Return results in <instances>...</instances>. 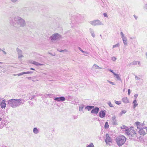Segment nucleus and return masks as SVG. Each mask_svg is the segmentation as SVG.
<instances>
[{"label": "nucleus", "mask_w": 147, "mask_h": 147, "mask_svg": "<svg viewBox=\"0 0 147 147\" xmlns=\"http://www.w3.org/2000/svg\"><path fill=\"white\" fill-rule=\"evenodd\" d=\"M132 104L133 105V108L134 109L138 105V103H137V101L136 100H134L132 102Z\"/></svg>", "instance_id": "nucleus-16"}, {"label": "nucleus", "mask_w": 147, "mask_h": 147, "mask_svg": "<svg viewBox=\"0 0 147 147\" xmlns=\"http://www.w3.org/2000/svg\"><path fill=\"white\" fill-rule=\"evenodd\" d=\"M33 131L35 134L38 133L39 132V130L38 129H33Z\"/></svg>", "instance_id": "nucleus-31"}, {"label": "nucleus", "mask_w": 147, "mask_h": 147, "mask_svg": "<svg viewBox=\"0 0 147 147\" xmlns=\"http://www.w3.org/2000/svg\"><path fill=\"white\" fill-rule=\"evenodd\" d=\"M115 77L118 80L120 81H121V80L119 76V74H117L115 76Z\"/></svg>", "instance_id": "nucleus-23"}, {"label": "nucleus", "mask_w": 147, "mask_h": 147, "mask_svg": "<svg viewBox=\"0 0 147 147\" xmlns=\"http://www.w3.org/2000/svg\"><path fill=\"white\" fill-rule=\"evenodd\" d=\"M105 128H107L109 127V125L108 124V123L107 122H106L104 126Z\"/></svg>", "instance_id": "nucleus-30"}, {"label": "nucleus", "mask_w": 147, "mask_h": 147, "mask_svg": "<svg viewBox=\"0 0 147 147\" xmlns=\"http://www.w3.org/2000/svg\"><path fill=\"white\" fill-rule=\"evenodd\" d=\"M135 78H136V80H137L140 79V78L139 77H138L137 76H136V75L135 76Z\"/></svg>", "instance_id": "nucleus-47"}, {"label": "nucleus", "mask_w": 147, "mask_h": 147, "mask_svg": "<svg viewBox=\"0 0 147 147\" xmlns=\"http://www.w3.org/2000/svg\"><path fill=\"white\" fill-rule=\"evenodd\" d=\"M31 63L36 65L38 66V62H36L34 61H32Z\"/></svg>", "instance_id": "nucleus-26"}, {"label": "nucleus", "mask_w": 147, "mask_h": 147, "mask_svg": "<svg viewBox=\"0 0 147 147\" xmlns=\"http://www.w3.org/2000/svg\"><path fill=\"white\" fill-rule=\"evenodd\" d=\"M9 21L10 24L15 28L18 26L24 27L26 24L25 20L19 16L11 18L9 19Z\"/></svg>", "instance_id": "nucleus-1"}, {"label": "nucleus", "mask_w": 147, "mask_h": 147, "mask_svg": "<svg viewBox=\"0 0 147 147\" xmlns=\"http://www.w3.org/2000/svg\"><path fill=\"white\" fill-rule=\"evenodd\" d=\"M122 101L125 103H127L129 102L127 97H124L122 99Z\"/></svg>", "instance_id": "nucleus-18"}, {"label": "nucleus", "mask_w": 147, "mask_h": 147, "mask_svg": "<svg viewBox=\"0 0 147 147\" xmlns=\"http://www.w3.org/2000/svg\"><path fill=\"white\" fill-rule=\"evenodd\" d=\"M108 104L109 105V106L110 107H113V105L111 103V102L109 101L108 102Z\"/></svg>", "instance_id": "nucleus-34"}, {"label": "nucleus", "mask_w": 147, "mask_h": 147, "mask_svg": "<svg viewBox=\"0 0 147 147\" xmlns=\"http://www.w3.org/2000/svg\"><path fill=\"white\" fill-rule=\"evenodd\" d=\"M35 77H26V78H27L29 80H33L34 79Z\"/></svg>", "instance_id": "nucleus-37"}, {"label": "nucleus", "mask_w": 147, "mask_h": 147, "mask_svg": "<svg viewBox=\"0 0 147 147\" xmlns=\"http://www.w3.org/2000/svg\"><path fill=\"white\" fill-rule=\"evenodd\" d=\"M137 127V129H147V127L145 126V124L144 123H140L138 121L136 122L135 123Z\"/></svg>", "instance_id": "nucleus-6"}, {"label": "nucleus", "mask_w": 147, "mask_h": 147, "mask_svg": "<svg viewBox=\"0 0 147 147\" xmlns=\"http://www.w3.org/2000/svg\"><path fill=\"white\" fill-rule=\"evenodd\" d=\"M35 94H36V96H40L41 95V94H37L36 93Z\"/></svg>", "instance_id": "nucleus-58"}, {"label": "nucleus", "mask_w": 147, "mask_h": 147, "mask_svg": "<svg viewBox=\"0 0 147 147\" xmlns=\"http://www.w3.org/2000/svg\"><path fill=\"white\" fill-rule=\"evenodd\" d=\"M94 108V106H92L88 105L85 108V109H87L88 111H89Z\"/></svg>", "instance_id": "nucleus-19"}, {"label": "nucleus", "mask_w": 147, "mask_h": 147, "mask_svg": "<svg viewBox=\"0 0 147 147\" xmlns=\"http://www.w3.org/2000/svg\"><path fill=\"white\" fill-rule=\"evenodd\" d=\"M2 51L4 54L5 55L7 54L6 52L4 51L3 50H2Z\"/></svg>", "instance_id": "nucleus-48"}, {"label": "nucleus", "mask_w": 147, "mask_h": 147, "mask_svg": "<svg viewBox=\"0 0 147 147\" xmlns=\"http://www.w3.org/2000/svg\"><path fill=\"white\" fill-rule=\"evenodd\" d=\"M58 51H59L60 52H62L63 51H65V50H58Z\"/></svg>", "instance_id": "nucleus-50"}, {"label": "nucleus", "mask_w": 147, "mask_h": 147, "mask_svg": "<svg viewBox=\"0 0 147 147\" xmlns=\"http://www.w3.org/2000/svg\"><path fill=\"white\" fill-rule=\"evenodd\" d=\"M36 96V95H32L31 96L29 97V99L30 100H32V99L34 98Z\"/></svg>", "instance_id": "nucleus-35"}, {"label": "nucleus", "mask_w": 147, "mask_h": 147, "mask_svg": "<svg viewBox=\"0 0 147 147\" xmlns=\"http://www.w3.org/2000/svg\"><path fill=\"white\" fill-rule=\"evenodd\" d=\"M78 117V115H73V118L74 119H77Z\"/></svg>", "instance_id": "nucleus-43"}, {"label": "nucleus", "mask_w": 147, "mask_h": 147, "mask_svg": "<svg viewBox=\"0 0 147 147\" xmlns=\"http://www.w3.org/2000/svg\"><path fill=\"white\" fill-rule=\"evenodd\" d=\"M126 140V138L124 136L120 135L117 137L115 141L117 145L120 147L124 144Z\"/></svg>", "instance_id": "nucleus-4"}, {"label": "nucleus", "mask_w": 147, "mask_h": 147, "mask_svg": "<svg viewBox=\"0 0 147 147\" xmlns=\"http://www.w3.org/2000/svg\"><path fill=\"white\" fill-rule=\"evenodd\" d=\"M120 34L121 35V37L122 38L126 37L124 36V34H123L122 32H121Z\"/></svg>", "instance_id": "nucleus-32"}, {"label": "nucleus", "mask_w": 147, "mask_h": 147, "mask_svg": "<svg viewBox=\"0 0 147 147\" xmlns=\"http://www.w3.org/2000/svg\"><path fill=\"white\" fill-rule=\"evenodd\" d=\"M51 95V94H47V96H49V95Z\"/></svg>", "instance_id": "nucleus-64"}, {"label": "nucleus", "mask_w": 147, "mask_h": 147, "mask_svg": "<svg viewBox=\"0 0 147 147\" xmlns=\"http://www.w3.org/2000/svg\"><path fill=\"white\" fill-rule=\"evenodd\" d=\"M103 15H104V16L105 17H107V18L108 17L107 13H104Z\"/></svg>", "instance_id": "nucleus-44"}, {"label": "nucleus", "mask_w": 147, "mask_h": 147, "mask_svg": "<svg viewBox=\"0 0 147 147\" xmlns=\"http://www.w3.org/2000/svg\"><path fill=\"white\" fill-rule=\"evenodd\" d=\"M106 111L105 110H101L99 113L98 114L100 117L101 118L104 117L106 115Z\"/></svg>", "instance_id": "nucleus-12"}, {"label": "nucleus", "mask_w": 147, "mask_h": 147, "mask_svg": "<svg viewBox=\"0 0 147 147\" xmlns=\"http://www.w3.org/2000/svg\"><path fill=\"white\" fill-rule=\"evenodd\" d=\"M89 30L90 33H91L92 36L94 38L95 37V35L94 30L91 28H90L89 29Z\"/></svg>", "instance_id": "nucleus-20"}, {"label": "nucleus", "mask_w": 147, "mask_h": 147, "mask_svg": "<svg viewBox=\"0 0 147 147\" xmlns=\"http://www.w3.org/2000/svg\"><path fill=\"white\" fill-rule=\"evenodd\" d=\"M33 72V71H28L26 72V74H32Z\"/></svg>", "instance_id": "nucleus-38"}, {"label": "nucleus", "mask_w": 147, "mask_h": 147, "mask_svg": "<svg viewBox=\"0 0 147 147\" xmlns=\"http://www.w3.org/2000/svg\"><path fill=\"white\" fill-rule=\"evenodd\" d=\"M115 103L117 105H120L121 104V102L120 101H115Z\"/></svg>", "instance_id": "nucleus-40"}, {"label": "nucleus", "mask_w": 147, "mask_h": 147, "mask_svg": "<svg viewBox=\"0 0 147 147\" xmlns=\"http://www.w3.org/2000/svg\"><path fill=\"white\" fill-rule=\"evenodd\" d=\"M99 111V109L98 107H95L94 108L91 110V113H94L96 114H97Z\"/></svg>", "instance_id": "nucleus-13"}, {"label": "nucleus", "mask_w": 147, "mask_h": 147, "mask_svg": "<svg viewBox=\"0 0 147 147\" xmlns=\"http://www.w3.org/2000/svg\"><path fill=\"white\" fill-rule=\"evenodd\" d=\"M144 7L145 8L147 9V4H145Z\"/></svg>", "instance_id": "nucleus-54"}, {"label": "nucleus", "mask_w": 147, "mask_h": 147, "mask_svg": "<svg viewBox=\"0 0 147 147\" xmlns=\"http://www.w3.org/2000/svg\"><path fill=\"white\" fill-rule=\"evenodd\" d=\"M132 65V64H131V63H129L127 65V66L130 67L131 65Z\"/></svg>", "instance_id": "nucleus-55"}, {"label": "nucleus", "mask_w": 147, "mask_h": 147, "mask_svg": "<svg viewBox=\"0 0 147 147\" xmlns=\"http://www.w3.org/2000/svg\"><path fill=\"white\" fill-rule=\"evenodd\" d=\"M109 71H110V72H112V73H113V70H111V69H110V70H109Z\"/></svg>", "instance_id": "nucleus-61"}, {"label": "nucleus", "mask_w": 147, "mask_h": 147, "mask_svg": "<svg viewBox=\"0 0 147 147\" xmlns=\"http://www.w3.org/2000/svg\"><path fill=\"white\" fill-rule=\"evenodd\" d=\"M2 119V118L0 117V121H1Z\"/></svg>", "instance_id": "nucleus-63"}, {"label": "nucleus", "mask_w": 147, "mask_h": 147, "mask_svg": "<svg viewBox=\"0 0 147 147\" xmlns=\"http://www.w3.org/2000/svg\"><path fill=\"white\" fill-rule=\"evenodd\" d=\"M16 51L18 52V58L19 59H21L22 57H23V56L22 55V51L21 50L19 49L18 48H17Z\"/></svg>", "instance_id": "nucleus-11"}, {"label": "nucleus", "mask_w": 147, "mask_h": 147, "mask_svg": "<svg viewBox=\"0 0 147 147\" xmlns=\"http://www.w3.org/2000/svg\"><path fill=\"white\" fill-rule=\"evenodd\" d=\"M43 65V64H41V63H38V65Z\"/></svg>", "instance_id": "nucleus-56"}, {"label": "nucleus", "mask_w": 147, "mask_h": 147, "mask_svg": "<svg viewBox=\"0 0 147 147\" xmlns=\"http://www.w3.org/2000/svg\"><path fill=\"white\" fill-rule=\"evenodd\" d=\"M26 74V72H24L20 73L18 74H17L16 75H17L18 76H21L22 75H23L24 74Z\"/></svg>", "instance_id": "nucleus-25"}, {"label": "nucleus", "mask_w": 147, "mask_h": 147, "mask_svg": "<svg viewBox=\"0 0 147 147\" xmlns=\"http://www.w3.org/2000/svg\"><path fill=\"white\" fill-rule=\"evenodd\" d=\"M126 111L125 110H122L121 111L119 115H121L123 114H125L126 113Z\"/></svg>", "instance_id": "nucleus-28"}, {"label": "nucleus", "mask_w": 147, "mask_h": 147, "mask_svg": "<svg viewBox=\"0 0 147 147\" xmlns=\"http://www.w3.org/2000/svg\"><path fill=\"white\" fill-rule=\"evenodd\" d=\"M123 127H121V129H129L128 127H126V126L123 125Z\"/></svg>", "instance_id": "nucleus-42"}, {"label": "nucleus", "mask_w": 147, "mask_h": 147, "mask_svg": "<svg viewBox=\"0 0 147 147\" xmlns=\"http://www.w3.org/2000/svg\"><path fill=\"white\" fill-rule=\"evenodd\" d=\"M138 96V94H136L134 95V97L135 98L134 100H136L137 98V97Z\"/></svg>", "instance_id": "nucleus-39"}, {"label": "nucleus", "mask_w": 147, "mask_h": 147, "mask_svg": "<svg viewBox=\"0 0 147 147\" xmlns=\"http://www.w3.org/2000/svg\"><path fill=\"white\" fill-rule=\"evenodd\" d=\"M112 124L113 125H117V122L116 120V117L115 116H114L112 117Z\"/></svg>", "instance_id": "nucleus-14"}, {"label": "nucleus", "mask_w": 147, "mask_h": 147, "mask_svg": "<svg viewBox=\"0 0 147 147\" xmlns=\"http://www.w3.org/2000/svg\"><path fill=\"white\" fill-rule=\"evenodd\" d=\"M122 40L123 41L124 44L125 45H127V40L126 37L125 38H122Z\"/></svg>", "instance_id": "nucleus-21"}, {"label": "nucleus", "mask_w": 147, "mask_h": 147, "mask_svg": "<svg viewBox=\"0 0 147 147\" xmlns=\"http://www.w3.org/2000/svg\"><path fill=\"white\" fill-rule=\"evenodd\" d=\"M30 70H35V69L33 68H30Z\"/></svg>", "instance_id": "nucleus-59"}, {"label": "nucleus", "mask_w": 147, "mask_h": 147, "mask_svg": "<svg viewBox=\"0 0 147 147\" xmlns=\"http://www.w3.org/2000/svg\"><path fill=\"white\" fill-rule=\"evenodd\" d=\"M119 46V43H118L115 45H113V48H115V47H118Z\"/></svg>", "instance_id": "nucleus-33"}, {"label": "nucleus", "mask_w": 147, "mask_h": 147, "mask_svg": "<svg viewBox=\"0 0 147 147\" xmlns=\"http://www.w3.org/2000/svg\"><path fill=\"white\" fill-rule=\"evenodd\" d=\"M78 49H79V50L80 51L83 53H86V54H88V53L87 52H85V51H84L80 47H78Z\"/></svg>", "instance_id": "nucleus-29"}, {"label": "nucleus", "mask_w": 147, "mask_h": 147, "mask_svg": "<svg viewBox=\"0 0 147 147\" xmlns=\"http://www.w3.org/2000/svg\"><path fill=\"white\" fill-rule=\"evenodd\" d=\"M35 77V78H34V79H33V80H32V81L34 82H35L36 81H38V80H35V78H36V76H34V77Z\"/></svg>", "instance_id": "nucleus-51"}, {"label": "nucleus", "mask_w": 147, "mask_h": 147, "mask_svg": "<svg viewBox=\"0 0 147 147\" xmlns=\"http://www.w3.org/2000/svg\"><path fill=\"white\" fill-rule=\"evenodd\" d=\"M111 59L112 60L114 61H115L117 59V58L114 57H112Z\"/></svg>", "instance_id": "nucleus-41"}, {"label": "nucleus", "mask_w": 147, "mask_h": 147, "mask_svg": "<svg viewBox=\"0 0 147 147\" xmlns=\"http://www.w3.org/2000/svg\"><path fill=\"white\" fill-rule=\"evenodd\" d=\"M2 109H5L6 107V104L5 102V100H3L1 104L0 103Z\"/></svg>", "instance_id": "nucleus-15"}, {"label": "nucleus", "mask_w": 147, "mask_h": 147, "mask_svg": "<svg viewBox=\"0 0 147 147\" xmlns=\"http://www.w3.org/2000/svg\"><path fill=\"white\" fill-rule=\"evenodd\" d=\"M107 81L108 82H109L110 84H112V85H114L115 84H114V82L110 81L109 80H107Z\"/></svg>", "instance_id": "nucleus-45"}, {"label": "nucleus", "mask_w": 147, "mask_h": 147, "mask_svg": "<svg viewBox=\"0 0 147 147\" xmlns=\"http://www.w3.org/2000/svg\"><path fill=\"white\" fill-rule=\"evenodd\" d=\"M61 35L58 33H55L53 34L50 36V38L51 41L59 39Z\"/></svg>", "instance_id": "nucleus-7"}, {"label": "nucleus", "mask_w": 147, "mask_h": 147, "mask_svg": "<svg viewBox=\"0 0 147 147\" xmlns=\"http://www.w3.org/2000/svg\"><path fill=\"white\" fill-rule=\"evenodd\" d=\"M65 98L64 96L60 97H56L54 98V100L58 102H61L65 101Z\"/></svg>", "instance_id": "nucleus-10"}, {"label": "nucleus", "mask_w": 147, "mask_h": 147, "mask_svg": "<svg viewBox=\"0 0 147 147\" xmlns=\"http://www.w3.org/2000/svg\"><path fill=\"white\" fill-rule=\"evenodd\" d=\"M138 132L140 134L142 135L143 136L144 135L146 134L145 131L144 130V129H139Z\"/></svg>", "instance_id": "nucleus-17"}, {"label": "nucleus", "mask_w": 147, "mask_h": 147, "mask_svg": "<svg viewBox=\"0 0 147 147\" xmlns=\"http://www.w3.org/2000/svg\"><path fill=\"white\" fill-rule=\"evenodd\" d=\"M84 107V105H82L80 106L79 107V110L80 111H83V109Z\"/></svg>", "instance_id": "nucleus-22"}, {"label": "nucleus", "mask_w": 147, "mask_h": 147, "mask_svg": "<svg viewBox=\"0 0 147 147\" xmlns=\"http://www.w3.org/2000/svg\"><path fill=\"white\" fill-rule=\"evenodd\" d=\"M25 102L21 98L19 99H12L7 101L8 104L13 108H16L23 104Z\"/></svg>", "instance_id": "nucleus-2"}, {"label": "nucleus", "mask_w": 147, "mask_h": 147, "mask_svg": "<svg viewBox=\"0 0 147 147\" xmlns=\"http://www.w3.org/2000/svg\"><path fill=\"white\" fill-rule=\"evenodd\" d=\"M138 63V61H134L133 62L131 63V64L132 65H136Z\"/></svg>", "instance_id": "nucleus-27"}, {"label": "nucleus", "mask_w": 147, "mask_h": 147, "mask_svg": "<svg viewBox=\"0 0 147 147\" xmlns=\"http://www.w3.org/2000/svg\"><path fill=\"white\" fill-rule=\"evenodd\" d=\"M134 127L133 126H131L130 127L129 129H132V128H133Z\"/></svg>", "instance_id": "nucleus-62"}, {"label": "nucleus", "mask_w": 147, "mask_h": 147, "mask_svg": "<svg viewBox=\"0 0 147 147\" xmlns=\"http://www.w3.org/2000/svg\"><path fill=\"white\" fill-rule=\"evenodd\" d=\"M125 134L128 136L130 139L136 140L137 139V134L133 129H126Z\"/></svg>", "instance_id": "nucleus-3"}, {"label": "nucleus", "mask_w": 147, "mask_h": 147, "mask_svg": "<svg viewBox=\"0 0 147 147\" xmlns=\"http://www.w3.org/2000/svg\"><path fill=\"white\" fill-rule=\"evenodd\" d=\"M90 23L94 26L103 25V24L98 20H94L92 21H90Z\"/></svg>", "instance_id": "nucleus-5"}, {"label": "nucleus", "mask_w": 147, "mask_h": 147, "mask_svg": "<svg viewBox=\"0 0 147 147\" xmlns=\"http://www.w3.org/2000/svg\"><path fill=\"white\" fill-rule=\"evenodd\" d=\"M112 73L115 76L117 74H116L114 72H113Z\"/></svg>", "instance_id": "nucleus-57"}, {"label": "nucleus", "mask_w": 147, "mask_h": 147, "mask_svg": "<svg viewBox=\"0 0 147 147\" xmlns=\"http://www.w3.org/2000/svg\"><path fill=\"white\" fill-rule=\"evenodd\" d=\"M29 104H30V105H33V102H31L29 101Z\"/></svg>", "instance_id": "nucleus-52"}, {"label": "nucleus", "mask_w": 147, "mask_h": 147, "mask_svg": "<svg viewBox=\"0 0 147 147\" xmlns=\"http://www.w3.org/2000/svg\"><path fill=\"white\" fill-rule=\"evenodd\" d=\"M134 18H135L136 20H137V18H138V16H136L135 15H134Z\"/></svg>", "instance_id": "nucleus-53"}, {"label": "nucleus", "mask_w": 147, "mask_h": 147, "mask_svg": "<svg viewBox=\"0 0 147 147\" xmlns=\"http://www.w3.org/2000/svg\"><path fill=\"white\" fill-rule=\"evenodd\" d=\"M86 147H94L92 143H91L89 145H88Z\"/></svg>", "instance_id": "nucleus-36"}, {"label": "nucleus", "mask_w": 147, "mask_h": 147, "mask_svg": "<svg viewBox=\"0 0 147 147\" xmlns=\"http://www.w3.org/2000/svg\"><path fill=\"white\" fill-rule=\"evenodd\" d=\"M16 9L18 11V13H19L20 14H21L22 13H25L26 12H27L28 10V8L27 7H24L22 8L21 9L17 8Z\"/></svg>", "instance_id": "nucleus-9"}, {"label": "nucleus", "mask_w": 147, "mask_h": 147, "mask_svg": "<svg viewBox=\"0 0 147 147\" xmlns=\"http://www.w3.org/2000/svg\"><path fill=\"white\" fill-rule=\"evenodd\" d=\"M93 67L95 69H102L101 67L98 66L96 64H94V65L93 66Z\"/></svg>", "instance_id": "nucleus-24"}, {"label": "nucleus", "mask_w": 147, "mask_h": 147, "mask_svg": "<svg viewBox=\"0 0 147 147\" xmlns=\"http://www.w3.org/2000/svg\"><path fill=\"white\" fill-rule=\"evenodd\" d=\"M13 3H15L18 0H10Z\"/></svg>", "instance_id": "nucleus-49"}, {"label": "nucleus", "mask_w": 147, "mask_h": 147, "mask_svg": "<svg viewBox=\"0 0 147 147\" xmlns=\"http://www.w3.org/2000/svg\"><path fill=\"white\" fill-rule=\"evenodd\" d=\"M131 93L130 90L129 89L128 90V94L129 95Z\"/></svg>", "instance_id": "nucleus-46"}, {"label": "nucleus", "mask_w": 147, "mask_h": 147, "mask_svg": "<svg viewBox=\"0 0 147 147\" xmlns=\"http://www.w3.org/2000/svg\"><path fill=\"white\" fill-rule=\"evenodd\" d=\"M105 142L107 144H109V146L111 145L112 144V139L109 137L108 134H106V138L105 139Z\"/></svg>", "instance_id": "nucleus-8"}, {"label": "nucleus", "mask_w": 147, "mask_h": 147, "mask_svg": "<svg viewBox=\"0 0 147 147\" xmlns=\"http://www.w3.org/2000/svg\"><path fill=\"white\" fill-rule=\"evenodd\" d=\"M138 61V64L139 65H140V62L139 61Z\"/></svg>", "instance_id": "nucleus-60"}]
</instances>
